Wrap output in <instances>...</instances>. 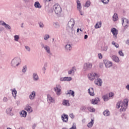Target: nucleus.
<instances>
[{
    "label": "nucleus",
    "mask_w": 129,
    "mask_h": 129,
    "mask_svg": "<svg viewBox=\"0 0 129 129\" xmlns=\"http://www.w3.org/2000/svg\"><path fill=\"white\" fill-rule=\"evenodd\" d=\"M95 84L98 85V86H101L102 85V80L99 78V77L96 78V79H95Z\"/></svg>",
    "instance_id": "nucleus-10"
},
{
    "label": "nucleus",
    "mask_w": 129,
    "mask_h": 129,
    "mask_svg": "<svg viewBox=\"0 0 129 129\" xmlns=\"http://www.w3.org/2000/svg\"><path fill=\"white\" fill-rule=\"evenodd\" d=\"M32 78L34 81H38L39 80V76L37 73H34L32 75Z\"/></svg>",
    "instance_id": "nucleus-14"
},
{
    "label": "nucleus",
    "mask_w": 129,
    "mask_h": 129,
    "mask_svg": "<svg viewBox=\"0 0 129 129\" xmlns=\"http://www.w3.org/2000/svg\"><path fill=\"white\" fill-rule=\"evenodd\" d=\"M111 33L113 35L114 39H116L117 38V34H118V31L115 28H112L111 29Z\"/></svg>",
    "instance_id": "nucleus-9"
},
{
    "label": "nucleus",
    "mask_w": 129,
    "mask_h": 129,
    "mask_svg": "<svg viewBox=\"0 0 129 129\" xmlns=\"http://www.w3.org/2000/svg\"><path fill=\"white\" fill-rule=\"evenodd\" d=\"M68 94L71 95V96H73V97H74V96L75 95V92H74V91H73L71 90H68V93H66V95H68Z\"/></svg>",
    "instance_id": "nucleus-24"
},
{
    "label": "nucleus",
    "mask_w": 129,
    "mask_h": 129,
    "mask_svg": "<svg viewBox=\"0 0 129 129\" xmlns=\"http://www.w3.org/2000/svg\"><path fill=\"white\" fill-rule=\"evenodd\" d=\"M102 99L104 100V101H108V100H109V96H108V94L104 95L102 96Z\"/></svg>",
    "instance_id": "nucleus-25"
},
{
    "label": "nucleus",
    "mask_w": 129,
    "mask_h": 129,
    "mask_svg": "<svg viewBox=\"0 0 129 129\" xmlns=\"http://www.w3.org/2000/svg\"><path fill=\"white\" fill-rule=\"evenodd\" d=\"M53 90L58 96L61 95V86L60 85H56V87L53 88Z\"/></svg>",
    "instance_id": "nucleus-7"
},
{
    "label": "nucleus",
    "mask_w": 129,
    "mask_h": 129,
    "mask_svg": "<svg viewBox=\"0 0 129 129\" xmlns=\"http://www.w3.org/2000/svg\"><path fill=\"white\" fill-rule=\"evenodd\" d=\"M47 100L49 104H51V103H55V98L52 97V96L49 94L47 95Z\"/></svg>",
    "instance_id": "nucleus-8"
},
{
    "label": "nucleus",
    "mask_w": 129,
    "mask_h": 129,
    "mask_svg": "<svg viewBox=\"0 0 129 129\" xmlns=\"http://www.w3.org/2000/svg\"><path fill=\"white\" fill-rule=\"evenodd\" d=\"M53 26L55 28V29H59V28H60V25H59V23H58V22L54 23Z\"/></svg>",
    "instance_id": "nucleus-37"
},
{
    "label": "nucleus",
    "mask_w": 129,
    "mask_h": 129,
    "mask_svg": "<svg viewBox=\"0 0 129 129\" xmlns=\"http://www.w3.org/2000/svg\"><path fill=\"white\" fill-rule=\"evenodd\" d=\"M104 64L105 65H112V62L109 60H108L107 59H104Z\"/></svg>",
    "instance_id": "nucleus-31"
},
{
    "label": "nucleus",
    "mask_w": 129,
    "mask_h": 129,
    "mask_svg": "<svg viewBox=\"0 0 129 129\" xmlns=\"http://www.w3.org/2000/svg\"><path fill=\"white\" fill-rule=\"evenodd\" d=\"M112 66L110 65H105V67L106 68H110V67H111Z\"/></svg>",
    "instance_id": "nucleus-58"
},
{
    "label": "nucleus",
    "mask_w": 129,
    "mask_h": 129,
    "mask_svg": "<svg viewBox=\"0 0 129 129\" xmlns=\"http://www.w3.org/2000/svg\"><path fill=\"white\" fill-rule=\"evenodd\" d=\"M108 50V46H105L101 48V51H103L104 52H106Z\"/></svg>",
    "instance_id": "nucleus-38"
},
{
    "label": "nucleus",
    "mask_w": 129,
    "mask_h": 129,
    "mask_svg": "<svg viewBox=\"0 0 129 129\" xmlns=\"http://www.w3.org/2000/svg\"><path fill=\"white\" fill-rule=\"evenodd\" d=\"M77 9L79 11L80 13H81V9H82V6H81V3L79 0L77 1Z\"/></svg>",
    "instance_id": "nucleus-17"
},
{
    "label": "nucleus",
    "mask_w": 129,
    "mask_h": 129,
    "mask_svg": "<svg viewBox=\"0 0 129 129\" xmlns=\"http://www.w3.org/2000/svg\"><path fill=\"white\" fill-rule=\"evenodd\" d=\"M87 38H88V35H85V36H84V39H85V40H86L87 39Z\"/></svg>",
    "instance_id": "nucleus-61"
},
{
    "label": "nucleus",
    "mask_w": 129,
    "mask_h": 129,
    "mask_svg": "<svg viewBox=\"0 0 129 129\" xmlns=\"http://www.w3.org/2000/svg\"><path fill=\"white\" fill-rule=\"evenodd\" d=\"M27 67H26V66H23L22 68V72L23 73H26V72H27Z\"/></svg>",
    "instance_id": "nucleus-41"
},
{
    "label": "nucleus",
    "mask_w": 129,
    "mask_h": 129,
    "mask_svg": "<svg viewBox=\"0 0 129 129\" xmlns=\"http://www.w3.org/2000/svg\"><path fill=\"white\" fill-rule=\"evenodd\" d=\"M101 2L104 4V5H107L109 3V0H101Z\"/></svg>",
    "instance_id": "nucleus-44"
},
{
    "label": "nucleus",
    "mask_w": 129,
    "mask_h": 129,
    "mask_svg": "<svg viewBox=\"0 0 129 129\" xmlns=\"http://www.w3.org/2000/svg\"><path fill=\"white\" fill-rule=\"evenodd\" d=\"M49 38H50V36L49 35V34H45L44 36V39L45 41L48 40V39H49Z\"/></svg>",
    "instance_id": "nucleus-45"
},
{
    "label": "nucleus",
    "mask_w": 129,
    "mask_h": 129,
    "mask_svg": "<svg viewBox=\"0 0 129 129\" xmlns=\"http://www.w3.org/2000/svg\"><path fill=\"white\" fill-rule=\"evenodd\" d=\"M88 92L91 96H94V90L93 89V88H90L88 90Z\"/></svg>",
    "instance_id": "nucleus-19"
},
{
    "label": "nucleus",
    "mask_w": 129,
    "mask_h": 129,
    "mask_svg": "<svg viewBox=\"0 0 129 129\" xmlns=\"http://www.w3.org/2000/svg\"><path fill=\"white\" fill-rule=\"evenodd\" d=\"M74 25H75V21H74V19L71 18L70 20L69 21L67 25V31H68L69 32H73Z\"/></svg>",
    "instance_id": "nucleus-2"
},
{
    "label": "nucleus",
    "mask_w": 129,
    "mask_h": 129,
    "mask_svg": "<svg viewBox=\"0 0 129 129\" xmlns=\"http://www.w3.org/2000/svg\"><path fill=\"white\" fill-rule=\"evenodd\" d=\"M25 110H26L28 112V113H31V112H33V109H32V107H31L29 105H27L26 106Z\"/></svg>",
    "instance_id": "nucleus-15"
},
{
    "label": "nucleus",
    "mask_w": 129,
    "mask_h": 129,
    "mask_svg": "<svg viewBox=\"0 0 129 129\" xmlns=\"http://www.w3.org/2000/svg\"><path fill=\"white\" fill-rule=\"evenodd\" d=\"M129 27V25L127 24H126L124 26V31H125V30H126V29H127Z\"/></svg>",
    "instance_id": "nucleus-55"
},
{
    "label": "nucleus",
    "mask_w": 129,
    "mask_h": 129,
    "mask_svg": "<svg viewBox=\"0 0 129 129\" xmlns=\"http://www.w3.org/2000/svg\"><path fill=\"white\" fill-rule=\"evenodd\" d=\"M35 97H36V92L32 91L29 95V98L31 100H33L35 99Z\"/></svg>",
    "instance_id": "nucleus-18"
},
{
    "label": "nucleus",
    "mask_w": 129,
    "mask_h": 129,
    "mask_svg": "<svg viewBox=\"0 0 129 129\" xmlns=\"http://www.w3.org/2000/svg\"><path fill=\"white\" fill-rule=\"evenodd\" d=\"M60 81H66L65 77L60 78Z\"/></svg>",
    "instance_id": "nucleus-56"
},
{
    "label": "nucleus",
    "mask_w": 129,
    "mask_h": 129,
    "mask_svg": "<svg viewBox=\"0 0 129 129\" xmlns=\"http://www.w3.org/2000/svg\"><path fill=\"white\" fill-rule=\"evenodd\" d=\"M112 18H113V21L114 22H116V21L118 20V17L117 16V14L114 13Z\"/></svg>",
    "instance_id": "nucleus-32"
},
{
    "label": "nucleus",
    "mask_w": 129,
    "mask_h": 129,
    "mask_svg": "<svg viewBox=\"0 0 129 129\" xmlns=\"http://www.w3.org/2000/svg\"><path fill=\"white\" fill-rule=\"evenodd\" d=\"M87 108V107H86V106H82L81 107V110H82V111H85V110H86Z\"/></svg>",
    "instance_id": "nucleus-47"
},
{
    "label": "nucleus",
    "mask_w": 129,
    "mask_h": 129,
    "mask_svg": "<svg viewBox=\"0 0 129 129\" xmlns=\"http://www.w3.org/2000/svg\"><path fill=\"white\" fill-rule=\"evenodd\" d=\"M6 112L8 114V115L13 116V115H14V112L13 111V107H10L9 108H7L6 110Z\"/></svg>",
    "instance_id": "nucleus-11"
},
{
    "label": "nucleus",
    "mask_w": 129,
    "mask_h": 129,
    "mask_svg": "<svg viewBox=\"0 0 129 129\" xmlns=\"http://www.w3.org/2000/svg\"><path fill=\"white\" fill-rule=\"evenodd\" d=\"M98 56L99 59H102V54L101 53H98Z\"/></svg>",
    "instance_id": "nucleus-54"
},
{
    "label": "nucleus",
    "mask_w": 129,
    "mask_h": 129,
    "mask_svg": "<svg viewBox=\"0 0 129 129\" xmlns=\"http://www.w3.org/2000/svg\"><path fill=\"white\" fill-rule=\"evenodd\" d=\"M11 91H12L13 97L16 99L17 98V93H18L17 90H16V88H14L13 89H11Z\"/></svg>",
    "instance_id": "nucleus-16"
},
{
    "label": "nucleus",
    "mask_w": 129,
    "mask_h": 129,
    "mask_svg": "<svg viewBox=\"0 0 129 129\" xmlns=\"http://www.w3.org/2000/svg\"><path fill=\"white\" fill-rule=\"evenodd\" d=\"M112 45H113V46H114V47H115L116 48H118V47H119V45L115 43V42L114 41L112 42Z\"/></svg>",
    "instance_id": "nucleus-43"
},
{
    "label": "nucleus",
    "mask_w": 129,
    "mask_h": 129,
    "mask_svg": "<svg viewBox=\"0 0 129 129\" xmlns=\"http://www.w3.org/2000/svg\"><path fill=\"white\" fill-rule=\"evenodd\" d=\"M36 124H34L33 126H32V128L35 129V128L36 127Z\"/></svg>",
    "instance_id": "nucleus-64"
},
{
    "label": "nucleus",
    "mask_w": 129,
    "mask_h": 129,
    "mask_svg": "<svg viewBox=\"0 0 129 129\" xmlns=\"http://www.w3.org/2000/svg\"><path fill=\"white\" fill-rule=\"evenodd\" d=\"M62 104V105H64V106H70V103H69V101L67 100H63Z\"/></svg>",
    "instance_id": "nucleus-22"
},
{
    "label": "nucleus",
    "mask_w": 129,
    "mask_h": 129,
    "mask_svg": "<svg viewBox=\"0 0 129 129\" xmlns=\"http://www.w3.org/2000/svg\"><path fill=\"white\" fill-rule=\"evenodd\" d=\"M53 10L57 16H60L61 13H62V8L58 4H55L53 6Z\"/></svg>",
    "instance_id": "nucleus-3"
},
{
    "label": "nucleus",
    "mask_w": 129,
    "mask_h": 129,
    "mask_svg": "<svg viewBox=\"0 0 129 129\" xmlns=\"http://www.w3.org/2000/svg\"><path fill=\"white\" fill-rule=\"evenodd\" d=\"M1 25L2 26H4V27H5V29H6V30H12V27H11V26H10V25L6 23V22H3V23L1 24Z\"/></svg>",
    "instance_id": "nucleus-13"
},
{
    "label": "nucleus",
    "mask_w": 129,
    "mask_h": 129,
    "mask_svg": "<svg viewBox=\"0 0 129 129\" xmlns=\"http://www.w3.org/2000/svg\"><path fill=\"white\" fill-rule=\"evenodd\" d=\"M66 51H71L72 50V46L70 44H67L65 47Z\"/></svg>",
    "instance_id": "nucleus-27"
},
{
    "label": "nucleus",
    "mask_w": 129,
    "mask_h": 129,
    "mask_svg": "<svg viewBox=\"0 0 129 129\" xmlns=\"http://www.w3.org/2000/svg\"><path fill=\"white\" fill-rule=\"evenodd\" d=\"M99 28H101V22H98L95 25V29H99Z\"/></svg>",
    "instance_id": "nucleus-34"
},
{
    "label": "nucleus",
    "mask_w": 129,
    "mask_h": 129,
    "mask_svg": "<svg viewBox=\"0 0 129 129\" xmlns=\"http://www.w3.org/2000/svg\"><path fill=\"white\" fill-rule=\"evenodd\" d=\"M128 105V99H125L123 101H118L116 104V108H119L120 111H125Z\"/></svg>",
    "instance_id": "nucleus-1"
},
{
    "label": "nucleus",
    "mask_w": 129,
    "mask_h": 129,
    "mask_svg": "<svg viewBox=\"0 0 129 129\" xmlns=\"http://www.w3.org/2000/svg\"><path fill=\"white\" fill-rule=\"evenodd\" d=\"M70 117H71V118H74V117H75V116H74V114H73V113H71L69 115Z\"/></svg>",
    "instance_id": "nucleus-52"
},
{
    "label": "nucleus",
    "mask_w": 129,
    "mask_h": 129,
    "mask_svg": "<svg viewBox=\"0 0 129 129\" xmlns=\"http://www.w3.org/2000/svg\"><path fill=\"white\" fill-rule=\"evenodd\" d=\"M90 1H87L86 2V4H85V7H86V8H89V7H90Z\"/></svg>",
    "instance_id": "nucleus-40"
},
{
    "label": "nucleus",
    "mask_w": 129,
    "mask_h": 129,
    "mask_svg": "<svg viewBox=\"0 0 129 129\" xmlns=\"http://www.w3.org/2000/svg\"><path fill=\"white\" fill-rule=\"evenodd\" d=\"M69 74H72L73 73V72L72 71V70H70L68 72Z\"/></svg>",
    "instance_id": "nucleus-60"
},
{
    "label": "nucleus",
    "mask_w": 129,
    "mask_h": 129,
    "mask_svg": "<svg viewBox=\"0 0 129 129\" xmlns=\"http://www.w3.org/2000/svg\"><path fill=\"white\" fill-rule=\"evenodd\" d=\"M38 26L41 29H43L44 27V23L41 21L38 22Z\"/></svg>",
    "instance_id": "nucleus-36"
},
{
    "label": "nucleus",
    "mask_w": 129,
    "mask_h": 129,
    "mask_svg": "<svg viewBox=\"0 0 129 129\" xmlns=\"http://www.w3.org/2000/svg\"><path fill=\"white\" fill-rule=\"evenodd\" d=\"M72 71L74 73L76 71V68L75 67H73L71 69Z\"/></svg>",
    "instance_id": "nucleus-53"
},
{
    "label": "nucleus",
    "mask_w": 129,
    "mask_h": 129,
    "mask_svg": "<svg viewBox=\"0 0 129 129\" xmlns=\"http://www.w3.org/2000/svg\"><path fill=\"white\" fill-rule=\"evenodd\" d=\"M42 70H43V72L44 73V74H45V72H46V67H44L43 69H42Z\"/></svg>",
    "instance_id": "nucleus-57"
},
{
    "label": "nucleus",
    "mask_w": 129,
    "mask_h": 129,
    "mask_svg": "<svg viewBox=\"0 0 129 129\" xmlns=\"http://www.w3.org/2000/svg\"><path fill=\"white\" fill-rule=\"evenodd\" d=\"M88 77L89 80L91 81H93L94 79H96L98 77H100V74H97L96 73H90L88 75Z\"/></svg>",
    "instance_id": "nucleus-4"
},
{
    "label": "nucleus",
    "mask_w": 129,
    "mask_h": 129,
    "mask_svg": "<svg viewBox=\"0 0 129 129\" xmlns=\"http://www.w3.org/2000/svg\"><path fill=\"white\" fill-rule=\"evenodd\" d=\"M126 23L127 25H128L129 24V21L128 19H126V18H122V25L123 26V23Z\"/></svg>",
    "instance_id": "nucleus-35"
},
{
    "label": "nucleus",
    "mask_w": 129,
    "mask_h": 129,
    "mask_svg": "<svg viewBox=\"0 0 129 129\" xmlns=\"http://www.w3.org/2000/svg\"><path fill=\"white\" fill-rule=\"evenodd\" d=\"M125 88H126V89H127V90H128V91H129V85L128 84L126 86Z\"/></svg>",
    "instance_id": "nucleus-59"
},
{
    "label": "nucleus",
    "mask_w": 129,
    "mask_h": 129,
    "mask_svg": "<svg viewBox=\"0 0 129 129\" xmlns=\"http://www.w3.org/2000/svg\"><path fill=\"white\" fill-rule=\"evenodd\" d=\"M70 129H77L76 128V123H73L72 127L70 128Z\"/></svg>",
    "instance_id": "nucleus-49"
},
{
    "label": "nucleus",
    "mask_w": 129,
    "mask_h": 129,
    "mask_svg": "<svg viewBox=\"0 0 129 129\" xmlns=\"http://www.w3.org/2000/svg\"><path fill=\"white\" fill-rule=\"evenodd\" d=\"M12 65H21L22 64V60L19 57H16L12 59L11 61Z\"/></svg>",
    "instance_id": "nucleus-5"
},
{
    "label": "nucleus",
    "mask_w": 129,
    "mask_h": 129,
    "mask_svg": "<svg viewBox=\"0 0 129 129\" xmlns=\"http://www.w3.org/2000/svg\"><path fill=\"white\" fill-rule=\"evenodd\" d=\"M20 114L22 117H26L27 116V112L25 110H22L20 112Z\"/></svg>",
    "instance_id": "nucleus-28"
},
{
    "label": "nucleus",
    "mask_w": 129,
    "mask_h": 129,
    "mask_svg": "<svg viewBox=\"0 0 129 129\" xmlns=\"http://www.w3.org/2000/svg\"><path fill=\"white\" fill-rule=\"evenodd\" d=\"M108 95L109 97V99H111V98H113L114 94H113V93H112V92H111V93H109V94H108Z\"/></svg>",
    "instance_id": "nucleus-39"
},
{
    "label": "nucleus",
    "mask_w": 129,
    "mask_h": 129,
    "mask_svg": "<svg viewBox=\"0 0 129 129\" xmlns=\"http://www.w3.org/2000/svg\"><path fill=\"white\" fill-rule=\"evenodd\" d=\"M61 119L63 122H68V115L62 114L61 115Z\"/></svg>",
    "instance_id": "nucleus-12"
},
{
    "label": "nucleus",
    "mask_w": 129,
    "mask_h": 129,
    "mask_svg": "<svg viewBox=\"0 0 129 129\" xmlns=\"http://www.w3.org/2000/svg\"><path fill=\"white\" fill-rule=\"evenodd\" d=\"M14 40L16 42H18V41H19V40H20V36H19V35H15L14 36Z\"/></svg>",
    "instance_id": "nucleus-42"
},
{
    "label": "nucleus",
    "mask_w": 129,
    "mask_h": 129,
    "mask_svg": "<svg viewBox=\"0 0 129 129\" xmlns=\"http://www.w3.org/2000/svg\"><path fill=\"white\" fill-rule=\"evenodd\" d=\"M65 79L66 81H71V80H72V78L71 77H66Z\"/></svg>",
    "instance_id": "nucleus-46"
},
{
    "label": "nucleus",
    "mask_w": 129,
    "mask_h": 129,
    "mask_svg": "<svg viewBox=\"0 0 129 129\" xmlns=\"http://www.w3.org/2000/svg\"><path fill=\"white\" fill-rule=\"evenodd\" d=\"M103 115L105 116H109L110 115V112L108 110H106L103 112Z\"/></svg>",
    "instance_id": "nucleus-29"
},
{
    "label": "nucleus",
    "mask_w": 129,
    "mask_h": 129,
    "mask_svg": "<svg viewBox=\"0 0 129 129\" xmlns=\"http://www.w3.org/2000/svg\"><path fill=\"white\" fill-rule=\"evenodd\" d=\"M87 109L90 112H95V109L91 106L88 107Z\"/></svg>",
    "instance_id": "nucleus-33"
},
{
    "label": "nucleus",
    "mask_w": 129,
    "mask_h": 129,
    "mask_svg": "<svg viewBox=\"0 0 129 129\" xmlns=\"http://www.w3.org/2000/svg\"><path fill=\"white\" fill-rule=\"evenodd\" d=\"M99 101V99L98 98H96L92 100V104H97Z\"/></svg>",
    "instance_id": "nucleus-23"
},
{
    "label": "nucleus",
    "mask_w": 129,
    "mask_h": 129,
    "mask_svg": "<svg viewBox=\"0 0 129 129\" xmlns=\"http://www.w3.org/2000/svg\"><path fill=\"white\" fill-rule=\"evenodd\" d=\"M34 7L36 9H41V8H42V6L40 5V3H39V2H35Z\"/></svg>",
    "instance_id": "nucleus-26"
},
{
    "label": "nucleus",
    "mask_w": 129,
    "mask_h": 129,
    "mask_svg": "<svg viewBox=\"0 0 129 129\" xmlns=\"http://www.w3.org/2000/svg\"><path fill=\"white\" fill-rule=\"evenodd\" d=\"M3 101L4 102H8V101L9 100V99H8V97H4L3 98Z\"/></svg>",
    "instance_id": "nucleus-50"
},
{
    "label": "nucleus",
    "mask_w": 129,
    "mask_h": 129,
    "mask_svg": "<svg viewBox=\"0 0 129 129\" xmlns=\"http://www.w3.org/2000/svg\"><path fill=\"white\" fill-rule=\"evenodd\" d=\"M118 54L120 56H122V57H123L124 56V54H123V52H122V50H120L118 51Z\"/></svg>",
    "instance_id": "nucleus-48"
},
{
    "label": "nucleus",
    "mask_w": 129,
    "mask_h": 129,
    "mask_svg": "<svg viewBox=\"0 0 129 129\" xmlns=\"http://www.w3.org/2000/svg\"><path fill=\"white\" fill-rule=\"evenodd\" d=\"M125 43L127 44V45H129V40H126Z\"/></svg>",
    "instance_id": "nucleus-63"
},
{
    "label": "nucleus",
    "mask_w": 129,
    "mask_h": 129,
    "mask_svg": "<svg viewBox=\"0 0 129 129\" xmlns=\"http://www.w3.org/2000/svg\"><path fill=\"white\" fill-rule=\"evenodd\" d=\"M112 59L114 61V62H119V58H118V57L115 56V55H113L112 56Z\"/></svg>",
    "instance_id": "nucleus-30"
},
{
    "label": "nucleus",
    "mask_w": 129,
    "mask_h": 129,
    "mask_svg": "<svg viewBox=\"0 0 129 129\" xmlns=\"http://www.w3.org/2000/svg\"><path fill=\"white\" fill-rule=\"evenodd\" d=\"M4 27H1V28H0V31H1V32L4 31Z\"/></svg>",
    "instance_id": "nucleus-62"
},
{
    "label": "nucleus",
    "mask_w": 129,
    "mask_h": 129,
    "mask_svg": "<svg viewBox=\"0 0 129 129\" xmlns=\"http://www.w3.org/2000/svg\"><path fill=\"white\" fill-rule=\"evenodd\" d=\"M40 45L41 46V48L42 49H44L45 51L47 52V53L49 54V55H52V53L51 52V49L50 48L49 46L45 45V44L42 42L40 43Z\"/></svg>",
    "instance_id": "nucleus-6"
},
{
    "label": "nucleus",
    "mask_w": 129,
    "mask_h": 129,
    "mask_svg": "<svg viewBox=\"0 0 129 129\" xmlns=\"http://www.w3.org/2000/svg\"><path fill=\"white\" fill-rule=\"evenodd\" d=\"M25 48L26 50H27L28 52H30V51H31V48H30V47H29L28 46H25Z\"/></svg>",
    "instance_id": "nucleus-51"
},
{
    "label": "nucleus",
    "mask_w": 129,
    "mask_h": 129,
    "mask_svg": "<svg viewBox=\"0 0 129 129\" xmlns=\"http://www.w3.org/2000/svg\"><path fill=\"white\" fill-rule=\"evenodd\" d=\"M93 124H94V120L93 119H91V121L88 123L87 126L90 128V127H92L93 126Z\"/></svg>",
    "instance_id": "nucleus-21"
},
{
    "label": "nucleus",
    "mask_w": 129,
    "mask_h": 129,
    "mask_svg": "<svg viewBox=\"0 0 129 129\" xmlns=\"http://www.w3.org/2000/svg\"><path fill=\"white\" fill-rule=\"evenodd\" d=\"M92 68V65H84V71H88V70H90Z\"/></svg>",
    "instance_id": "nucleus-20"
}]
</instances>
